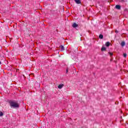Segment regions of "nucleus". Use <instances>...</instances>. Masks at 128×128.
Returning a JSON list of instances; mask_svg holds the SVG:
<instances>
[{"label":"nucleus","instance_id":"1","mask_svg":"<svg viewBox=\"0 0 128 128\" xmlns=\"http://www.w3.org/2000/svg\"><path fill=\"white\" fill-rule=\"evenodd\" d=\"M9 104H10V106L13 108H16L20 107V104H18V103L14 100H10L9 102Z\"/></svg>","mask_w":128,"mask_h":128},{"label":"nucleus","instance_id":"2","mask_svg":"<svg viewBox=\"0 0 128 128\" xmlns=\"http://www.w3.org/2000/svg\"><path fill=\"white\" fill-rule=\"evenodd\" d=\"M74 2L78 4H82V2H80V0H74Z\"/></svg>","mask_w":128,"mask_h":128},{"label":"nucleus","instance_id":"3","mask_svg":"<svg viewBox=\"0 0 128 128\" xmlns=\"http://www.w3.org/2000/svg\"><path fill=\"white\" fill-rule=\"evenodd\" d=\"M64 84H59L58 86V88H60V89L64 87Z\"/></svg>","mask_w":128,"mask_h":128},{"label":"nucleus","instance_id":"4","mask_svg":"<svg viewBox=\"0 0 128 128\" xmlns=\"http://www.w3.org/2000/svg\"><path fill=\"white\" fill-rule=\"evenodd\" d=\"M72 26L73 28H78V25L76 24V22L74 23L72 25Z\"/></svg>","mask_w":128,"mask_h":128},{"label":"nucleus","instance_id":"5","mask_svg":"<svg viewBox=\"0 0 128 128\" xmlns=\"http://www.w3.org/2000/svg\"><path fill=\"white\" fill-rule=\"evenodd\" d=\"M116 8L117 10H120V5H116Z\"/></svg>","mask_w":128,"mask_h":128},{"label":"nucleus","instance_id":"6","mask_svg":"<svg viewBox=\"0 0 128 128\" xmlns=\"http://www.w3.org/2000/svg\"><path fill=\"white\" fill-rule=\"evenodd\" d=\"M121 46H126V42L123 41L121 42Z\"/></svg>","mask_w":128,"mask_h":128},{"label":"nucleus","instance_id":"7","mask_svg":"<svg viewBox=\"0 0 128 128\" xmlns=\"http://www.w3.org/2000/svg\"><path fill=\"white\" fill-rule=\"evenodd\" d=\"M60 48L61 50H64V46L61 45L60 46Z\"/></svg>","mask_w":128,"mask_h":128},{"label":"nucleus","instance_id":"8","mask_svg":"<svg viewBox=\"0 0 128 128\" xmlns=\"http://www.w3.org/2000/svg\"><path fill=\"white\" fill-rule=\"evenodd\" d=\"M110 42H106V46H110Z\"/></svg>","mask_w":128,"mask_h":128},{"label":"nucleus","instance_id":"9","mask_svg":"<svg viewBox=\"0 0 128 128\" xmlns=\"http://www.w3.org/2000/svg\"><path fill=\"white\" fill-rule=\"evenodd\" d=\"M99 38L102 39V38H104V36L102 34H100L99 36Z\"/></svg>","mask_w":128,"mask_h":128},{"label":"nucleus","instance_id":"10","mask_svg":"<svg viewBox=\"0 0 128 128\" xmlns=\"http://www.w3.org/2000/svg\"><path fill=\"white\" fill-rule=\"evenodd\" d=\"M101 50L104 51V50H106V47H102Z\"/></svg>","mask_w":128,"mask_h":128},{"label":"nucleus","instance_id":"11","mask_svg":"<svg viewBox=\"0 0 128 128\" xmlns=\"http://www.w3.org/2000/svg\"><path fill=\"white\" fill-rule=\"evenodd\" d=\"M4 116V113L2 112H0V116Z\"/></svg>","mask_w":128,"mask_h":128},{"label":"nucleus","instance_id":"12","mask_svg":"<svg viewBox=\"0 0 128 128\" xmlns=\"http://www.w3.org/2000/svg\"><path fill=\"white\" fill-rule=\"evenodd\" d=\"M123 56H124V58H126V54H123Z\"/></svg>","mask_w":128,"mask_h":128},{"label":"nucleus","instance_id":"13","mask_svg":"<svg viewBox=\"0 0 128 128\" xmlns=\"http://www.w3.org/2000/svg\"><path fill=\"white\" fill-rule=\"evenodd\" d=\"M68 68H67L66 70V74H68Z\"/></svg>","mask_w":128,"mask_h":128},{"label":"nucleus","instance_id":"14","mask_svg":"<svg viewBox=\"0 0 128 128\" xmlns=\"http://www.w3.org/2000/svg\"><path fill=\"white\" fill-rule=\"evenodd\" d=\"M115 32H116V34H118V30H116L115 31Z\"/></svg>","mask_w":128,"mask_h":128},{"label":"nucleus","instance_id":"15","mask_svg":"<svg viewBox=\"0 0 128 128\" xmlns=\"http://www.w3.org/2000/svg\"><path fill=\"white\" fill-rule=\"evenodd\" d=\"M110 56H112V53L110 52Z\"/></svg>","mask_w":128,"mask_h":128},{"label":"nucleus","instance_id":"16","mask_svg":"<svg viewBox=\"0 0 128 128\" xmlns=\"http://www.w3.org/2000/svg\"><path fill=\"white\" fill-rule=\"evenodd\" d=\"M0 64H2V62H0Z\"/></svg>","mask_w":128,"mask_h":128}]
</instances>
